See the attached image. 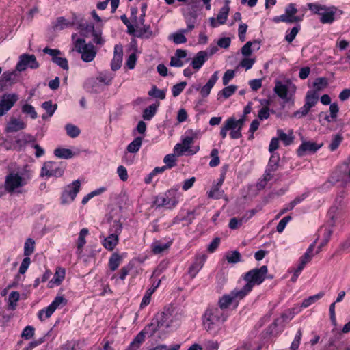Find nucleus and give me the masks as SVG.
<instances>
[{"instance_id": "1", "label": "nucleus", "mask_w": 350, "mask_h": 350, "mask_svg": "<svg viewBox=\"0 0 350 350\" xmlns=\"http://www.w3.org/2000/svg\"><path fill=\"white\" fill-rule=\"evenodd\" d=\"M31 177L32 171L27 165H25L6 176L3 189L10 193H21L23 187L29 182Z\"/></svg>"}, {"instance_id": "2", "label": "nucleus", "mask_w": 350, "mask_h": 350, "mask_svg": "<svg viewBox=\"0 0 350 350\" xmlns=\"http://www.w3.org/2000/svg\"><path fill=\"white\" fill-rule=\"evenodd\" d=\"M228 314L217 307L207 308L202 316V325L204 329L209 334L216 336L224 329V323L226 321Z\"/></svg>"}, {"instance_id": "3", "label": "nucleus", "mask_w": 350, "mask_h": 350, "mask_svg": "<svg viewBox=\"0 0 350 350\" xmlns=\"http://www.w3.org/2000/svg\"><path fill=\"white\" fill-rule=\"evenodd\" d=\"M268 269L265 265L247 271L243 277L245 283L242 287L239 288L247 295L255 286L260 285L265 281Z\"/></svg>"}, {"instance_id": "4", "label": "nucleus", "mask_w": 350, "mask_h": 350, "mask_svg": "<svg viewBox=\"0 0 350 350\" xmlns=\"http://www.w3.org/2000/svg\"><path fill=\"white\" fill-rule=\"evenodd\" d=\"M245 118L241 116L237 119L234 116L227 118L221 128L219 135L222 139H224L228 133L232 139H237L241 137V130L243 127Z\"/></svg>"}, {"instance_id": "5", "label": "nucleus", "mask_w": 350, "mask_h": 350, "mask_svg": "<svg viewBox=\"0 0 350 350\" xmlns=\"http://www.w3.org/2000/svg\"><path fill=\"white\" fill-rule=\"evenodd\" d=\"M181 197L182 193L179 191L178 187L176 186L157 196L154 204L157 207L173 209L179 203Z\"/></svg>"}, {"instance_id": "6", "label": "nucleus", "mask_w": 350, "mask_h": 350, "mask_svg": "<svg viewBox=\"0 0 350 350\" xmlns=\"http://www.w3.org/2000/svg\"><path fill=\"white\" fill-rule=\"evenodd\" d=\"M332 231L327 227H322L319 230V238L322 237L321 242L318 246L317 250L315 253L313 252L314 249V243H312L308 248L306 252L301 256L299 258V265L302 267H305L307 263H308L312 258L314 256V254H318L322 249L323 246H325L329 240V238L332 235Z\"/></svg>"}, {"instance_id": "7", "label": "nucleus", "mask_w": 350, "mask_h": 350, "mask_svg": "<svg viewBox=\"0 0 350 350\" xmlns=\"http://www.w3.org/2000/svg\"><path fill=\"white\" fill-rule=\"evenodd\" d=\"M181 314L174 309L165 310L157 321V327L169 331L176 329L180 324Z\"/></svg>"}, {"instance_id": "8", "label": "nucleus", "mask_w": 350, "mask_h": 350, "mask_svg": "<svg viewBox=\"0 0 350 350\" xmlns=\"http://www.w3.org/2000/svg\"><path fill=\"white\" fill-rule=\"evenodd\" d=\"M122 230V225L120 221H114L109 229L108 236L100 235L102 245L108 251L115 249L119 242V236Z\"/></svg>"}, {"instance_id": "9", "label": "nucleus", "mask_w": 350, "mask_h": 350, "mask_svg": "<svg viewBox=\"0 0 350 350\" xmlns=\"http://www.w3.org/2000/svg\"><path fill=\"white\" fill-rule=\"evenodd\" d=\"M247 296L243 291L239 288L237 287L232 290L230 293L225 294L219 297L218 300V307L222 311L233 307L237 308L240 300L243 299Z\"/></svg>"}, {"instance_id": "10", "label": "nucleus", "mask_w": 350, "mask_h": 350, "mask_svg": "<svg viewBox=\"0 0 350 350\" xmlns=\"http://www.w3.org/2000/svg\"><path fill=\"white\" fill-rule=\"evenodd\" d=\"M297 88L291 81H275L274 92L285 103H293Z\"/></svg>"}, {"instance_id": "11", "label": "nucleus", "mask_w": 350, "mask_h": 350, "mask_svg": "<svg viewBox=\"0 0 350 350\" xmlns=\"http://www.w3.org/2000/svg\"><path fill=\"white\" fill-rule=\"evenodd\" d=\"M308 9L314 14H319L322 23H332L338 9L334 6H326L319 3H308Z\"/></svg>"}, {"instance_id": "12", "label": "nucleus", "mask_w": 350, "mask_h": 350, "mask_svg": "<svg viewBox=\"0 0 350 350\" xmlns=\"http://www.w3.org/2000/svg\"><path fill=\"white\" fill-rule=\"evenodd\" d=\"M81 188V181L79 179L66 185L62 189L60 195V204L62 205H69L72 203Z\"/></svg>"}, {"instance_id": "13", "label": "nucleus", "mask_w": 350, "mask_h": 350, "mask_svg": "<svg viewBox=\"0 0 350 350\" xmlns=\"http://www.w3.org/2000/svg\"><path fill=\"white\" fill-rule=\"evenodd\" d=\"M329 182L340 187L350 185V159L332 173Z\"/></svg>"}, {"instance_id": "14", "label": "nucleus", "mask_w": 350, "mask_h": 350, "mask_svg": "<svg viewBox=\"0 0 350 350\" xmlns=\"http://www.w3.org/2000/svg\"><path fill=\"white\" fill-rule=\"evenodd\" d=\"M75 50L81 54V59L85 62H92L97 53L94 46L90 43H86L82 38H77L74 41Z\"/></svg>"}, {"instance_id": "15", "label": "nucleus", "mask_w": 350, "mask_h": 350, "mask_svg": "<svg viewBox=\"0 0 350 350\" xmlns=\"http://www.w3.org/2000/svg\"><path fill=\"white\" fill-rule=\"evenodd\" d=\"M64 172L65 166L62 163L49 161L43 163L40 176L47 179L51 177L60 178Z\"/></svg>"}, {"instance_id": "16", "label": "nucleus", "mask_w": 350, "mask_h": 350, "mask_svg": "<svg viewBox=\"0 0 350 350\" xmlns=\"http://www.w3.org/2000/svg\"><path fill=\"white\" fill-rule=\"evenodd\" d=\"M193 137L191 135H187L182 139L181 143L176 144L174 148V151L178 155H183L185 153L188 154H195L199 151V146H196L193 148H191V145L193 143Z\"/></svg>"}, {"instance_id": "17", "label": "nucleus", "mask_w": 350, "mask_h": 350, "mask_svg": "<svg viewBox=\"0 0 350 350\" xmlns=\"http://www.w3.org/2000/svg\"><path fill=\"white\" fill-rule=\"evenodd\" d=\"M16 93H7L0 96V117L6 114L18 100Z\"/></svg>"}, {"instance_id": "18", "label": "nucleus", "mask_w": 350, "mask_h": 350, "mask_svg": "<svg viewBox=\"0 0 350 350\" xmlns=\"http://www.w3.org/2000/svg\"><path fill=\"white\" fill-rule=\"evenodd\" d=\"M39 66L35 55L23 54L19 57L18 62L16 64V68L18 71L21 72L26 70L27 68H37Z\"/></svg>"}, {"instance_id": "19", "label": "nucleus", "mask_w": 350, "mask_h": 350, "mask_svg": "<svg viewBox=\"0 0 350 350\" xmlns=\"http://www.w3.org/2000/svg\"><path fill=\"white\" fill-rule=\"evenodd\" d=\"M43 52L51 57L53 62L58 65L64 70H68V60L64 57L62 52L58 49H53L46 47L43 49Z\"/></svg>"}, {"instance_id": "20", "label": "nucleus", "mask_w": 350, "mask_h": 350, "mask_svg": "<svg viewBox=\"0 0 350 350\" xmlns=\"http://www.w3.org/2000/svg\"><path fill=\"white\" fill-rule=\"evenodd\" d=\"M322 146L323 144H318L312 141H303L297 150V154L300 157L313 154L319 150Z\"/></svg>"}, {"instance_id": "21", "label": "nucleus", "mask_w": 350, "mask_h": 350, "mask_svg": "<svg viewBox=\"0 0 350 350\" xmlns=\"http://www.w3.org/2000/svg\"><path fill=\"white\" fill-rule=\"evenodd\" d=\"M219 79V71H215L213 74L211 76L206 83L203 85L202 87H200V85L196 86L195 88L196 90L200 91V94L203 98L208 97L210 94L211 91L215 85L216 82Z\"/></svg>"}, {"instance_id": "22", "label": "nucleus", "mask_w": 350, "mask_h": 350, "mask_svg": "<svg viewBox=\"0 0 350 350\" xmlns=\"http://www.w3.org/2000/svg\"><path fill=\"white\" fill-rule=\"evenodd\" d=\"M206 260V256L204 254H201L196 256L193 263L189 268L188 273L191 276V278H194L198 273L201 270L203 267L204 264Z\"/></svg>"}, {"instance_id": "23", "label": "nucleus", "mask_w": 350, "mask_h": 350, "mask_svg": "<svg viewBox=\"0 0 350 350\" xmlns=\"http://www.w3.org/2000/svg\"><path fill=\"white\" fill-rule=\"evenodd\" d=\"M208 59V51H200L192 58L191 66L196 71H198Z\"/></svg>"}, {"instance_id": "24", "label": "nucleus", "mask_w": 350, "mask_h": 350, "mask_svg": "<svg viewBox=\"0 0 350 350\" xmlns=\"http://www.w3.org/2000/svg\"><path fill=\"white\" fill-rule=\"evenodd\" d=\"M65 277L66 269L61 267H57L53 278L48 283V287L59 286L64 280Z\"/></svg>"}, {"instance_id": "25", "label": "nucleus", "mask_w": 350, "mask_h": 350, "mask_svg": "<svg viewBox=\"0 0 350 350\" xmlns=\"http://www.w3.org/2000/svg\"><path fill=\"white\" fill-rule=\"evenodd\" d=\"M123 49L120 45H116L114 47L113 57L111 63V67L113 70H117L120 68L122 62Z\"/></svg>"}, {"instance_id": "26", "label": "nucleus", "mask_w": 350, "mask_h": 350, "mask_svg": "<svg viewBox=\"0 0 350 350\" xmlns=\"http://www.w3.org/2000/svg\"><path fill=\"white\" fill-rule=\"evenodd\" d=\"M155 330V325L153 323H151L150 325L145 327L144 329L139 333H138L132 342L139 348L140 345L145 340V335L149 332H150V334H152Z\"/></svg>"}, {"instance_id": "27", "label": "nucleus", "mask_w": 350, "mask_h": 350, "mask_svg": "<svg viewBox=\"0 0 350 350\" xmlns=\"http://www.w3.org/2000/svg\"><path fill=\"white\" fill-rule=\"evenodd\" d=\"M25 128L26 124L23 120L12 118L7 123L5 131L8 133H14L23 130Z\"/></svg>"}, {"instance_id": "28", "label": "nucleus", "mask_w": 350, "mask_h": 350, "mask_svg": "<svg viewBox=\"0 0 350 350\" xmlns=\"http://www.w3.org/2000/svg\"><path fill=\"white\" fill-rule=\"evenodd\" d=\"M297 12V10L295 4L290 3L286 7L285 13L283 15L288 19L287 23L299 22L302 20V17L296 16Z\"/></svg>"}, {"instance_id": "29", "label": "nucleus", "mask_w": 350, "mask_h": 350, "mask_svg": "<svg viewBox=\"0 0 350 350\" xmlns=\"http://www.w3.org/2000/svg\"><path fill=\"white\" fill-rule=\"evenodd\" d=\"M133 262H129L127 265H124L120 269L118 275L114 274L111 277V280H114L116 284H119L120 281L123 282L125 280L126 277L129 275V272L133 268Z\"/></svg>"}, {"instance_id": "30", "label": "nucleus", "mask_w": 350, "mask_h": 350, "mask_svg": "<svg viewBox=\"0 0 350 350\" xmlns=\"http://www.w3.org/2000/svg\"><path fill=\"white\" fill-rule=\"evenodd\" d=\"M89 234V230L88 228H82L79 234V237L77 238L76 244H77V250H76V254L81 256L83 253V247L86 244V240L85 238Z\"/></svg>"}, {"instance_id": "31", "label": "nucleus", "mask_w": 350, "mask_h": 350, "mask_svg": "<svg viewBox=\"0 0 350 350\" xmlns=\"http://www.w3.org/2000/svg\"><path fill=\"white\" fill-rule=\"evenodd\" d=\"M126 256V253L119 254L114 252L109 259V268L111 271H116L122 263L124 258Z\"/></svg>"}, {"instance_id": "32", "label": "nucleus", "mask_w": 350, "mask_h": 350, "mask_svg": "<svg viewBox=\"0 0 350 350\" xmlns=\"http://www.w3.org/2000/svg\"><path fill=\"white\" fill-rule=\"evenodd\" d=\"M187 56V51L183 49L176 50L174 55L170 60V66L174 67H181L184 65V59Z\"/></svg>"}, {"instance_id": "33", "label": "nucleus", "mask_w": 350, "mask_h": 350, "mask_svg": "<svg viewBox=\"0 0 350 350\" xmlns=\"http://www.w3.org/2000/svg\"><path fill=\"white\" fill-rule=\"evenodd\" d=\"M260 47V42L257 40L246 42L241 48V53L244 57H248L252 55L253 51H258Z\"/></svg>"}, {"instance_id": "34", "label": "nucleus", "mask_w": 350, "mask_h": 350, "mask_svg": "<svg viewBox=\"0 0 350 350\" xmlns=\"http://www.w3.org/2000/svg\"><path fill=\"white\" fill-rule=\"evenodd\" d=\"M183 16L187 23V28L185 29L187 31H191L195 27L197 14L193 12L184 10L183 12Z\"/></svg>"}, {"instance_id": "35", "label": "nucleus", "mask_w": 350, "mask_h": 350, "mask_svg": "<svg viewBox=\"0 0 350 350\" xmlns=\"http://www.w3.org/2000/svg\"><path fill=\"white\" fill-rule=\"evenodd\" d=\"M171 245V242L155 241L151 245L152 251L154 254H160L165 252Z\"/></svg>"}, {"instance_id": "36", "label": "nucleus", "mask_w": 350, "mask_h": 350, "mask_svg": "<svg viewBox=\"0 0 350 350\" xmlns=\"http://www.w3.org/2000/svg\"><path fill=\"white\" fill-rule=\"evenodd\" d=\"M187 33H188L187 30L182 29L170 34L168 38L176 44H184L187 42V38L185 36Z\"/></svg>"}, {"instance_id": "37", "label": "nucleus", "mask_w": 350, "mask_h": 350, "mask_svg": "<svg viewBox=\"0 0 350 350\" xmlns=\"http://www.w3.org/2000/svg\"><path fill=\"white\" fill-rule=\"evenodd\" d=\"M230 0H225L224 6L219 10L217 20L221 24H224L228 18L230 12Z\"/></svg>"}, {"instance_id": "38", "label": "nucleus", "mask_w": 350, "mask_h": 350, "mask_svg": "<svg viewBox=\"0 0 350 350\" xmlns=\"http://www.w3.org/2000/svg\"><path fill=\"white\" fill-rule=\"evenodd\" d=\"M53 153L56 157L64 159H71L76 154L72 150L65 148H57Z\"/></svg>"}, {"instance_id": "39", "label": "nucleus", "mask_w": 350, "mask_h": 350, "mask_svg": "<svg viewBox=\"0 0 350 350\" xmlns=\"http://www.w3.org/2000/svg\"><path fill=\"white\" fill-rule=\"evenodd\" d=\"M277 135L279 140L282 141L285 146L290 145L294 139L293 133L291 130L288 133H285L282 129H278Z\"/></svg>"}, {"instance_id": "40", "label": "nucleus", "mask_w": 350, "mask_h": 350, "mask_svg": "<svg viewBox=\"0 0 350 350\" xmlns=\"http://www.w3.org/2000/svg\"><path fill=\"white\" fill-rule=\"evenodd\" d=\"M142 145V137H137L135 138L126 147V150L129 153H137Z\"/></svg>"}, {"instance_id": "41", "label": "nucleus", "mask_w": 350, "mask_h": 350, "mask_svg": "<svg viewBox=\"0 0 350 350\" xmlns=\"http://www.w3.org/2000/svg\"><path fill=\"white\" fill-rule=\"evenodd\" d=\"M159 104H152L146 108L142 114V117L145 120H150L156 114Z\"/></svg>"}, {"instance_id": "42", "label": "nucleus", "mask_w": 350, "mask_h": 350, "mask_svg": "<svg viewBox=\"0 0 350 350\" xmlns=\"http://www.w3.org/2000/svg\"><path fill=\"white\" fill-rule=\"evenodd\" d=\"M36 242L31 238L26 239L24 243L23 254L25 256H29L35 250Z\"/></svg>"}, {"instance_id": "43", "label": "nucleus", "mask_w": 350, "mask_h": 350, "mask_svg": "<svg viewBox=\"0 0 350 350\" xmlns=\"http://www.w3.org/2000/svg\"><path fill=\"white\" fill-rule=\"evenodd\" d=\"M324 295H325V293L323 292H319V293H317L314 295L310 296L309 297L305 299L302 301V303L301 304V308H308L312 304L317 302L318 300L321 299Z\"/></svg>"}, {"instance_id": "44", "label": "nucleus", "mask_w": 350, "mask_h": 350, "mask_svg": "<svg viewBox=\"0 0 350 350\" xmlns=\"http://www.w3.org/2000/svg\"><path fill=\"white\" fill-rule=\"evenodd\" d=\"M105 191H106V187H99V188H98V189H96L90 192L89 193L85 195L82 198L81 204L83 205L86 204L89 202V200H90L92 198H93L95 196H99V195L102 194Z\"/></svg>"}, {"instance_id": "45", "label": "nucleus", "mask_w": 350, "mask_h": 350, "mask_svg": "<svg viewBox=\"0 0 350 350\" xmlns=\"http://www.w3.org/2000/svg\"><path fill=\"white\" fill-rule=\"evenodd\" d=\"M318 101V95L315 92L308 91L306 96L305 105L310 109L313 107Z\"/></svg>"}, {"instance_id": "46", "label": "nucleus", "mask_w": 350, "mask_h": 350, "mask_svg": "<svg viewBox=\"0 0 350 350\" xmlns=\"http://www.w3.org/2000/svg\"><path fill=\"white\" fill-rule=\"evenodd\" d=\"M148 94L151 97L163 100L166 96V90L158 89L157 86L153 85Z\"/></svg>"}, {"instance_id": "47", "label": "nucleus", "mask_w": 350, "mask_h": 350, "mask_svg": "<svg viewBox=\"0 0 350 350\" xmlns=\"http://www.w3.org/2000/svg\"><path fill=\"white\" fill-rule=\"evenodd\" d=\"M66 134L71 138H76L81 133L79 128L72 124H67L65 126Z\"/></svg>"}, {"instance_id": "48", "label": "nucleus", "mask_w": 350, "mask_h": 350, "mask_svg": "<svg viewBox=\"0 0 350 350\" xmlns=\"http://www.w3.org/2000/svg\"><path fill=\"white\" fill-rule=\"evenodd\" d=\"M328 85L327 79L325 77H319L313 83L314 92H319L324 90Z\"/></svg>"}, {"instance_id": "49", "label": "nucleus", "mask_w": 350, "mask_h": 350, "mask_svg": "<svg viewBox=\"0 0 350 350\" xmlns=\"http://www.w3.org/2000/svg\"><path fill=\"white\" fill-rule=\"evenodd\" d=\"M20 299V294L17 291H12L8 296V306L11 310H15L17 302Z\"/></svg>"}, {"instance_id": "50", "label": "nucleus", "mask_w": 350, "mask_h": 350, "mask_svg": "<svg viewBox=\"0 0 350 350\" xmlns=\"http://www.w3.org/2000/svg\"><path fill=\"white\" fill-rule=\"evenodd\" d=\"M66 304L67 300L64 297V296L58 295L55 297L49 306L54 311H55L57 308L64 306Z\"/></svg>"}, {"instance_id": "51", "label": "nucleus", "mask_w": 350, "mask_h": 350, "mask_svg": "<svg viewBox=\"0 0 350 350\" xmlns=\"http://www.w3.org/2000/svg\"><path fill=\"white\" fill-rule=\"evenodd\" d=\"M21 111L24 114L29 116L31 119L34 120L38 117L37 112L31 105L27 103L23 105Z\"/></svg>"}, {"instance_id": "52", "label": "nucleus", "mask_w": 350, "mask_h": 350, "mask_svg": "<svg viewBox=\"0 0 350 350\" xmlns=\"http://www.w3.org/2000/svg\"><path fill=\"white\" fill-rule=\"evenodd\" d=\"M342 141V136L341 134H336L332 137V139L329 144V150L332 152L335 151L340 146Z\"/></svg>"}, {"instance_id": "53", "label": "nucleus", "mask_w": 350, "mask_h": 350, "mask_svg": "<svg viewBox=\"0 0 350 350\" xmlns=\"http://www.w3.org/2000/svg\"><path fill=\"white\" fill-rule=\"evenodd\" d=\"M55 311L49 305L47 307L40 310L38 312V317L41 321H44L49 318Z\"/></svg>"}, {"instance_id": "54", "label": "nucleus", "mask_w": 350, "mask_h": 350, "mask_svg": "<svg viewBox=\"0 0 350 350\" xmlns=\"http://www.w3.org/2000/svg\"><path fill=\"white\" fill-rule=\"evenodd\" d=\"M237 87L234 85L227 86L222 89L219 93L218 96H222L224 98H228L231 96L237 90Z\"/></svg>"}, {"instance_id": "55", "label": "nucleus", "mask_w": 350, "mask_h": 350, "mask_svg": "<svg viewBox=\"0 0 350 350\" xmlns=\"http://www.w3.org/2000/svg\"><path fill=\"white\" fill-rule=\"evenodd\" d=\"M224 193V191L221 189V187L217 185H213L211 190L208 192V198L219 199Z\"/></svg>"}, {"instance_id": "56", "label": "nucleus", "mask_w": 350, "mask_h": 350, "mask_svg": "<svg viewBox=\"0 0 350 350\" xmlns=\"http://www.w3.org/2000/svg\"><path fill=\"white\" fill-rule=\"evenodd\" d=\"M42 108L46 111L49 117H51L57 109V105H53L51 101L44 102L42 105Z\"/></svg>"}, {"instance_id": "57", "label": "nucleus", "mask_w": 350, "mask_h": 350, "mask_svg": "<svg viewBox=\"0 0 350 350\" xmlns=\"http://www.w3.org/2000/svg\"><path fill=\"white\" fill-rule=\"evenodd\" d=\"M226 258L229 263H237L240 261L241 255L237 251H233L227 253Z\"/></svg>"}, {"instance_id": "58", "label": "nucleus", "mask_w": 350, "mask_h": 350, "mask_svg": "<svg viewBox=\"0 0 350 350\" xmlns=\"http://www.w3.org/2000/svg\"><path fill=\"white\" fill-rule=\"evenodd\" d=\"M256 62L255 58L245 57L239 63V66L244 68L246 70H250L252 68L253 65Z\"/></svg>"}, {"instance_id": "59", "label": "nucleus", "mask_w": 350, "mask_h": 350, "mask_svg": "<svg viewBox=\"0 0 350 350\" xmlns=\"http://www.w3.org/2000/svg\"><path fill=\"white\" fill-rule=\"evenodd\" d=\"M34 334L35 329L33 328V327L31 325H27L23 329L21 336L25 340H29L34 336Z\"/></svg>"}, {"instance_id": "60", "label": "nucleus", "mask_w": 350, "mask_h": 350, "mask_svg": "<svg viewBox=\"0 0 350 350\" xmlns=\"http://www.w3.org/2000/svg\"><path fill=\"white\" fill-rule=\"evenodd\" d=\"M31 262L29 256H25L19 267L18 273L22 275L25 274L29 267Z\"/></svg>"}, {"instance_id": "61", "label": "nucleus", "mask_w": 350, "mask_h": 350, "mask_svg": "<svg viewBox=\"0 0 350 350\" xmlns=\"http://www.w3.org/2000/svg\"><path fill=\"white\" fill-rule=\"evenodd\" d=\"M113 78V77L111 73L103 72L99 75V76L97 77V80L99 82L104 83L105 85H108L111 82Z\"/></svg>"}, {"instance_id": "62", "label": "nucleus", "mask_w": 350, "mask_h": 350, "mask_svg": "<svg viewBox=\"0 0 350 350\" xmlns=\"http://www.w3.org/2000/svg\"><path fill=\"white\" fill-rule=\"evenodd\" d=\"M299 31V26L293 27L289 31H286V34L285 36V40L288 42L291 43L295 39V38L297 35Z\"/></svg>"}, {"instance_id": "63", "label": "nucleus", "mask_w": 350, "mask_h": 350, "mask_svg": "<svg viewBox=\"0 0 350 350\" xmlns=\"http://www.w3.org/2000/svg\"><path fill=\"white\" fill-rule=\"evenodd\" d=\"M187 85L186 82H180L174 85L172 88V95L174 97H176L180 94V93L183 91Z\"/></svg>"}, {"instance_id": "64", "label": "nucleus", "mask_w": 350, "mask_h": 350, "mask_svg": "<svg viewBox=\"0 0 350 350\" xmlns=\"http://www.w3.org/2000/svg\"><path fill=\"white\" fill-rule=\"evenodd\" d=\"M302 336V332L301 329H299L296 333L295 338L291 345V350H297L299 348L300 345L301 339Z\"/></svg>"}]
</instances>
